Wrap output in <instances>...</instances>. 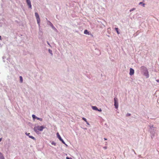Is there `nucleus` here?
Masks as SVG:
<instances>
[{
  "label": "nucleus",
  "instance_id": "nucleus-1",
  "mask_svg": "<svg viewBox=\"0 0 159 159\" xmlns=\"http://www.w3.org/2000/svg\"><path fill=\"white\" fill-rule=\"evenodd\" d=\"M45 128V127L44 126L38 125L35 126L34 128V131L35 132L37 133L39 132V131H42Z\"/></svg>",
  "mask_w": 159,
  "mask_h": 159
},
{
  "label": "nucleus",
  "instance_id": "nucleus-2",
  "mask_svg": "<svg viewBox=\"0 0 159 159\" xmlns=\"http://www.w3.org/2000/svg\"><path fill=\"white\" fill-rule=\"evenodd\" d=\"M35 16L36 17V19L37 20V23L39 25H40V19L39 17V14L37 12H35Z\"/></svg>",
  "mask_w": 159,
  "mask_h": 159
},
{
  "label": "nucleus",
  "instance_id": "nucleus-3",
  "mask_svg": "<svg viewBox=\"0 0 159 159\" xmlns=\"http://www.w3.org/2000/svg\"><path fill=\"white\" fill-rule=\"evenodd\" d=\"M114 106H115V108L117 109L118 108V106L117 99L116 98H114Z\"/></svg>",
  "mask_w": 159,
  "mask_h": 159
},
{
  "label": "nucleus",
  "instance_id": "nucleus-4",
  "mask_svg": "<svg viewBox=\"0 0 159 159\" xmlns=\"http://www.w3.org/2000/svg\"><path fill=\"white\" fill-rule=\"evenodd\" d=\"M57 137L59 139L60 141H61L63 143L65 144H65V142L63 141V140L61 139V137L60 135L58 133H57Z\"/></svg>",
  "mask_w": 159,
  "mask_h": 159
},
{
  "label": "nucleus",
  "instance_id": "nucleus-5",
  "mask_svg": "<svg viewBox=\"0 0 159 159\" xmlns=\"http://www.w3.org/2000/svg\"><path fill=\"white\" fill-rule=\"evenodd\" d=\"M26 2L27 3L30 9L32 8V6L31 5V2L30 0H26Z\"/></svg>",
  "mask_w": 159,
  "mask_h": 159
},
{
  "label": "nucleus",
  "instance_id": "nucleus-6",
  "mask_svg": "<svg viewBox=\"0 0 159 159\" xmlns=\"http://www.w3.org/2000/svg\"><path fill=\"white\" fill-rule=\"evenodd\" d=\"M144 75L146 76V78H148L149 76L148 71L147 70H146L145 71L143 72Z\"/></svg>",
  "mask_w": 159,
  "mask_h": 159
},
{
  "label": "nucleus",
  "instance_id": "nucleus-7",
  "mask_svg": "<svg viewBox=\"0 0 159 159\" xmlns=\"http://www.w3.org/2000/svg\"><path fill=\"white\" fill-rule=\"evenodd\" d=\"M25 134L27 135L30 138H31V139H32L34 140H35V139L34 137H33V136L30 135V133H25Z\"/></svg>",
  "mask_w": 159,
  "mask_h": 159
},
{
  "label": "nucleus",
  "instance_id": "nucleus-8",
  "mask_svg": "<svg viewBox=\"0 0 159 159\" xmlns=\"http://www.w3.org/2000/svg\"><path fill=\"white\" fill-rule=\"evenodd\" d=\"M134 70L132 68H130L129 71V75H134Z\"/></svg>",
  "mask_w": 159,
  "mask_h": 159
},
{
  "label": "nucleus",
  "instance_id": "nucleus-9",
  "mask_svg": "<svg viewBox=\"0 0 159 159\" xmlns=\"http://www.w3.org/2000/svg\"><path fill=\"white\" fill-rule=\"evenodd\" d=\"M141 69L142 71L143 72L146 71V70H147V68L144 66H142L141 67Z\"/></svg>",
  "mask_w": 159,
  "mask_h": 159
},
{
  "label": "nucleus",
  "instance_id": "nucleus-10",
  "mask_svg": "<svg viewBox=\"0 0 159 159\" xmlns=\"http://www.w3.org/2000/svg\"><path fill=\"white\" fill-rule=\"evenodd\" d=\"M0 159H5L2 154L0 152Z\"/></svg>",
  "mask_w": 159,
  "mask_h": 159
},
{
  "label": "nucleus",
  "instance_id": "nucleus-11",
  "mask_svg": "<svg viewBox=\"0 0 159 159\" xmlns=\"http://www.w3.org/2000/svg\"><path fill=\"white\" fill-rule=\"evenodd\" d=\"M92 108L93 109L95 110H98V109L97 108V107L96 106H92Z\"/></svg>",
  "mask_w": 159,
  "mask_h": 159
},
{
  "label": "nucleus",
  "instance_id": "nucleus-12",
  "mask_svg": "<svg viewBox=\"0 0 159 159\" xmlns=\"http://www.w3.org/2000/svg\"><path fill=\"white\" fill-rule=\"evenodd\" d=\"M84 33L86 34H89V32L87 30H84Z\"/></svg>",
  "mask_w": 159,
  "mask_h": 159
},
{
  "label": "nucleus",
  "instance_id": "nucleus-13",
  "mask_svg": "<svg viewBox=\"0 0 159 159\" xmlns=\"http://www.w3.org/2000/svg\"><path fill=\"white\" fill-rule=\"evenodd\" d=\"M82 119H83V120H84L86 122L87 124L88 125H89V123L87 121V120L86 119V118L83 117V118H82Z\"/></svg>",
  "mask_w": 159,
  "mask_h": 159
},
{
  "label": "nucleus",
  "instance_id": "nucleus-14",
  "mask_svg": "<svg viewBox=\"0 0 159 159\" xmlns=\"http://www.w3.org/2000/svg\"><path fill=\"white\" fill-rule=\"evenodd\" d=\"M20 80L21 83H22L23 82V78L21 76H20Z\"/></svg>",
  "mask_w": 159,
  "mask_h": 159
},
{
  "label": "nucleus",
  "instance_id": "nucleus-15",
  "mask_svg": "<svg viewBox=\"0 0 159 159\" xmlns=\"http://www.w3.org/2000/svg\"><path fill=\"white\" fill-rule=\"evenodd\" d=\"M115 30H116L117 33L118 34H119L120 33L118 31V28H115Z\"/></svg>",
  "mask_w": 159,
  "mask_h": 159
},
{
  "label": "nucleus",
  "instance_id": "nucleus-16",
  "mask_svg": "<svg viewBox=\"0 0 159 159\" xmlns=\"http://www.w3.org/2000/svg\"><path fill=\"white\" fill-rule=\"evenodd\" d=\"M32 117L34 119L35 118L36 119V117H37L36 116L34 115H32Z\"/></svg>",
  "mask_w": 159,
  "mask_h": 159
},
{
  "label": "nucleus",
  "instance_id": "nucleus-17",
  "mask_svg": "<svg viewBox=\"0 0 159 159\" xmlns=\"http://www.w3.org/2000/svg\"><path fill=\"white\" fill-rule=\"evenodd\" d=\"M51 144L52 145H54V146L56 145V143L53 141L51 143Z\"/></svg>",
  "mask_w": 159,
  "mask_h": 159
},
{
  "label": "nucleus",
  "instance_id": "nucleus-18",
  "mask_svg": "<svg viewBox=\"0 0 159 159\" xmlns=\"http://www.w3.org/2000/svg\"><path fill=\"white\" fill-rule=\"evenodd\" d=\"M36 119H37L38 120H39L41 121H42V119H41V118H38V117H36Z\"/></svg>",
  "mask_w": 159,
  "mask_h": 159
},
{
  "label": "nucleus",
  "instance_id": "nucleus-19",
  "mask_svg": "<svg viewBox=\"0 0 159 159\" xmlns=\"http://www.w3.org/2000/svg\"><path fill=\"white\" fill-rule=\"evenodd\" d=\"M135 8H132V9H130V12H131V11H134V10H135Z\"/></svg>",
  "mask_w": 159,
  "mask_h": 159
},
{
  "label": "nucleus",
  "instance_id": "nucleus-20",
  "mask_svg": "<svg viewBox=\"0 0 159 159\" xmlns=\"http://www.w3.org/2000/svg\"><path fill=\"white\" fill-rule=\"evenodd\" d=\"M51 25L52 26V27L53 28H55V27L53 25L52 23H51Z\"/></svg>",
  "mask_w": 159,
  "mask_h": 159
},
{
  "label": "nucleus",
  "instance_id": "nucleus-21",
  "mask_svg": "<svg viewBox=\"0 0 159 159\" xmlns=\"http://www.w3.org/2000/svg\"><path fill=\"white\" fill-rule=\"evenodd\" d=\"M49 52L51 54H52V51L51 50L49 49Z\"/></svg>",
  "mask_w": 159,
  "mask_h": 159
},
{
  "label": "nucleus",
  "instance_id": "nucleus-22",
  "mask_svg": "<svg viewBox=\"0 0 159 159\" xmlns=\"http://www.w3.org/2000/svg\"><path fill=\"white\" fill-rule=\"evenodd\" d=\"M131 115V114H129V113H128L127 115H126V116H130Z\"/></svg>",
  "mask_w": 159,
  "mask_h": 159
},
{
  "label": "nucleus",
  "instance_id": "nucleus-23",
  "mask_svg": "<svg viewBox=\"0 0 159 159\" xmlns=\"http://www.w3.org/2000/svg\"><path fill=\"white\" fill-rule=\"evenodd\" d=\"M97 111H102L101 109H100H100H98V110H97Z\"/></svg>",
  "mask_w": 159,
  "mask_h": 159
},
{
  "label": "nucleus",
  "instance_id": "nucleus-24",
  "mask_svg": "<svg viewBox=\"0 0 159 159\" xmlns=\"http://www.w3.org/2000/svg\"><path fill=\"white\" fill-rule=\"evenodd\" d=\"M107 148V147L106 146H105L103 147V148L105 149H106Z\"/></svg>",
  "mask_w": 159,
  "mask_h": 159
},
{
  "label": "nucleus",
  "instance_id": "nucleus-25",
  "mask_svg": "<svg viewBox=\"0 0 159 159\" xmlns=\"http://www.w3.org/2000/svg\"><path fill=\"white\" fill-rule=\"evenodd\" d=\"M66 159H71L69 158L68 157H66Z\"/></svg>",
  "mask_w": 159,
  "mask_h": 159
},
{
  "label": "nucleus",
  "instance_id": "nucleus-26",
  "mask_svg": "<svg viewBox=\"0 0 159 159\" xmlns=\"http://www.w3.org/2000/svg\"><path fill=\"white\" fill-rule=\"evenodd\" d=\"M145 4L144 3H143V7H145Z\"/></svg>",
  "mask_w": 159,
  "mask_h": 159
},
{
  "label": "nucleus",
  "instance_id": "nucleus-27",
  "mask_svg": "<svg viewBox=\"0 0 159 159\" xmlns=\"http://www.w3.org/2000/svg\"><path fill=\"white\" fill-rule=\"evenodd\" d=\"M142 3H142V2H140L139 3V5H140V4H142Z\"/></svg>",
  "mask_w": 159,
  "mask_h": 159
},
{
  "label": "nucleus",
  "instance_id": "nucleus-28",
  "mask_svg": "<svg viewBox=\"0 0 159 159\" xmlns=\"http://www.w3.org/2000/svg\"><path fill=\"white\" fill-rule=\"evenodd\" d=\"M104 140H107V139L105 138H104Z\"/></svg>",
  "mask_w": 159,
  "mask_h": 159
},
{
  "label": "nucleus",
  "instance_id": "nucleus-29",
  "mask_svg": "<svg viewBox=\"0 0 159 159\" xmlns=\"http://www.w3.org/2000/svg\"><path fill=\"white\" fill-rule=\"evenodd\" d=\"M157 82L159 83V80H157Z\"/></svg>",
  "mask_w": 159,
  "mask_h": 159
},
{
  "label": "nucleus",
  "instance_id": "nucleus-30",
  "mask_svg": "<svg viewBox=\"0 0 159 159\" xmlns=\"http://www.w3.org/2000/svg\"><path fill=\"white\" fill-rule=\"evenodd\" d=\"M2 140V138H0V142H1Z\"/></svg>",
  "mask_w": 159,
  "mask_h": 159
},
{
  "label": "nucleus",
  "instance_id": "nucleus-31",
  "mask_svg": "<svg viewBox=\"0 0 159 159\" xmlns=\"http://www.w3.org/2000/svg\"><path fill=\"white\" fill-rule=\"evenodd\" d=\"M1 39V37L0 36V39Z\"/></svg>",
  "mask_w": 159,
  "mask_h": 159
},
{
  "label": "nucleus",
  "instance_id": "nucleus-32",
  "mask_svg": "<svg viewBox=\"0 0 159 159\" xmlns=\"http://www.w3.org/2000/svg\"><path fill=\"white\" fill-rule=\"evenodd\" d=\"M48 44L49 45V43L48 42Z\"/></svg>",
  "mask_w": 159,
  "mask_h": 159
}]
</instances>
